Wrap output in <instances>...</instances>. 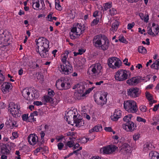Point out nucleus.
<instances>
[{"label":"nucleus","mask_w":159,"mask_h":159,"mask_svg":"<svg viewBox=\"0 0 159 159\" xmlns=\"http://www.w3.org/2000/svg\"><path fill=\"white\" fill-rule=\"evenodd\" d=\"M89 140V139H87L85 137H84L81 139L80 140V142L82 143H85L88 141Z\"/></svg>","instance_id":"obj_59"},{"label":"nucleus","mask_w":159,"mask_h":159,"mask_svg":"<svg viewBox=\"0 0 159 159\" xmlns=\"http://www.w3.org/2000/svg\"><path fill=\"white\" fill-rule=\"evenodd\" d=\"M60 71L63 74L67 75L71 73L72 71V66L69 63L61 64L58 67Z\"/></svg>","instance_id":"obj_10"},{"label":"nucleus","mask_w":159,"mask_h":159,"mask_svg":"<svg viewBox=\"0 0 159 159\" xmlns=\"http://www.w3.org/2000/svg\"><path fill=\"white\" fill-rule=\"evenodd\" d=\"M102 67L100 63H97L93 64L89 69V71L91 73L96 75L99 74L101 71Z\"/></svg>","instance_id":"obj_11"},{"label":"nucleus","mask_w":159,"mask_h":159,"mask_svg":"<svg viewBox=\"0 0 159 159\" xmlns=\"http://www.w3.org/2000/svg\"><path fill=\"white\" fill-rule=\"evenodd\" d=\"M151 67L152 68L155 69H159V59L155 61L152 65Z\"/></svg>","instance_id":"obj_40"},{"label":"nucleus","mask_w":159,"mask_h":159,"mask_svg":"<svg viewBox=\"0 0 159 159\" xmlns=\"http://www.w3.org/2000/svg\"><path fill=\"white\" fill-rule=\"evenodd\" d=\"M132 116L131 114H129L125 116L123 118V120L126 123L129 122L131 121V118L132 117Z\"/></svg>","instance_id":"obj_41"},{"label":"nucleus","mask_w":159,"mask_h":159,"mask_svg":"<svg viewBox=\"0 0 159 159\" xmlns=\"http://www.w3.org/2000/svg\"><path fill=\"white\" fill-rule=\"evenodd\" d=\"M99 18H98L94 19L93 21L91 23V25L92 26H93L96 25L99 22Z\"/></svg>","instance_id":"obj_46"},{"label":"nucleus","mask_w":159,"mask_h":159,"mask_svg":"<svg viewBox=\"0 0 159 159\" xmlns=\"http://www.w3.org/2000/svg\"><path fill=\"white\" fill-rule=\"evenodd\" d=\"M118 148L114 145H109L100 148V152L103 154H109L118 150Z\"/></svg>","instance_id":"obj_9"},{"label":"nucleus","mask_w":159,"mask_h":159,"mask_svg":"<svg viewBox=\"0 0 159 159\" xmlns=\"http://www.w3.org/2000/svg\"><path fill=\"white\" fill-rule=\"evenodd\" d=\"M84 26L80 24L74 25L70 33V38L74 39L78 38L84 32Z\"/></svg>","instance_id":"obj_2"},{"label":"nucleus","mask_w":159,"mask_h":159,"mask_svg":"<svg viewBox=\"0 0 159 159\" xmlns=\"http://www.w3.org/2000/svg\"><path fill=\"white\" fill-rule=\"evenodd\" d=\"M139 109L143 112H145L147 110V107L145 106L141 105L139 107Z\"/></svg>","instance_id":"obj_52"},{"label":"nucleus","mask_w":159,"mask_h":159,"mask_svg":"<svg viewBox=\"0 0 159 159\" xmlns=\"http://www.w3.org/2000/svg\"><path fill=\"white\" fill-rule=\"evenodd\" d=\"M11 88V84L8 82L3 83L1 86V90L4 94L8 93Z\"/></svg>","instance_id":"obj_16"},{"label":"nucleus","mask_w":159,"mask_h":159,"mask_svg":"<svg viewBox=\"0 0 159 159\" xmlns=\"http://www.w3.org/2000/svg\"><path fill=\"white\" fill-rule=\"evenodd\" d=\"M118 39L120 42L124 43H126L128 42L126 39L122 35H120Z\"/></svg>","instance_id":"obj_45"},{"label":"nucleus","mask_w":159,"mask_h":159,"mask_svg":"<svg viewBox=\"0 0 159 159\" xmlns=\"http://www.w3.org/2000/svg\"><path fill=\"white\" fill-rule=\"evenodd\" d=\"M69 139H70V140L68 141L67 142L66 145L69 147L70 148H71L73 147L75 145L74 141L75 140V139L74 137L71 138L70 137L69 138Z\"/></svg>","instance_id":"obj_31"},{"label":"nucleus","mask_w":159,"mask_h":159,"mask_svg":"<svg viewBox=\"0 0 159 159\" xmlns=\"http://www.w3.org/2000/svg\"><path fill=\"white\" fill-rule=\"evenodd\" d=\"M33 7L34 9L41 10L44 5V0H33Z\"/></svg>","instance_id":"obj_14"},{"label":"nucleus","mask_w":159,"mask_h":159,"mask_svg":"<svg viewBox=\"0 0 159 159\" xmlns=\"http://www.w3.org/2000/svg\"><path fill=\"white\" fill-rule=\"evenodd\" d=\"M118 25V22L116 21H115L112 24L111 28L110 29V31L113 33L116 31L117 29Z\"/></svg>","instance_id":"obj_33"},{"label":"nucleus","mask_w":159,"mask_h":159,"mask_svg":"<svg viewBox=\"0 0 159 159\" xmlns=\"http://www.w3.org/2000/svg\"><path fill=\"white\" fill-rule=\"evenodd\" d=\"M31 96H30V100L34 99L37 98L39 97V93L35 89L33 88L31 89Z\"/></svg>","instance_id":"obj_25"},{"label":"nucleus","mask_w":159,"mask_h":159,"mask_svg":"<svg viewBox=\"0 0 159 159\" xmlns=\"http://www.w3.org/2000/svg\"><path fill=\"white\" fill-rule=\"evenodd\" d=\"M129 71L125 70H120L115 73V79L119 81H123L126 80L128 77Z\"/></svg>","instance_id":"obj_6"},{"label":"nucleus","mask_w":159,"mask_h":159,"mask_svg":"<svg viewBox=\"0 0 159 159\" xmlns=\"http://www.w3.org/2000/svg\"><path fill=\"white\" fill-rule=\"evenodd\" d=\"M152 145L151 144L147 143L144 145L143 150L146 152L152 149Z\"/></svg>","instance_id":"obj_37"},{"label":"nucleus","mask_w":159,"mask_h":159,"mask_svg":"<svg viewBox=\"0 0 159 159\" xmlns=\"http://www.w3.org/2000/svg\"><path fill=\"white\" fill-rule=\"evenodd\" d=\"M31 91V89L29 88H25L23 89L22 91V96L26 99L29 100H30V94Z\"/></svg>","instance_id":"obj_22"},{"label":"nucleus","mask_w":159,"mask_h":159,"mask_svg":"<svg viewBox=\"0 0 159 159\" xmlns=\"http://www.w3.org/2000/svg\"><path fill=\"white\" fill-rule=\"evenodd\" d=\"M28 140L30 144L34 145L38 141V137L36 134H31L28 136Z\"/></svg>","instance_id":"obj_19"},{"label":"nucleus","mask_w":159,"mask_h":159,"mask_svg":"<svg viewBox=\"0 0 159 159\" xmlns=\"http://www.w3.org/2000/svg\"><path fill=\"white\" fill-rule=\"evenodd\" d=\"M135 25L134 22H132L131 23H129L127 25V29L130 30Z\"/></svg>","instance_id":"obj_56"},{"label":"nucleus","mask_w":159,"mask_h":159,"mask_svg":"<svg viewBox=\"0 0 159 159\" xmlns=\"http://www.w3.org/2000/svg\"><path fill=\"white\" fill-rule=\"evenodd\" d=\"M138 52L142 54H145L146 53L147 50L146 48L142 46H140L138 48Z\"/></svg>","instance_id":"obj_42"},{"label":"nucleus","mask_w":159,"mask_h":159,"mask_svg":"<svg viewBox=\"0 0 159 159\" xmlns=\"http://www.w3.org/2000/svg\"><path fill=\"white\" fill-rule=\"evenodd\" d=\"M95 87L94 86H93L91 88L88 89L87 90H86L85 91V92L84 93V94H85V95L86 94L90 93L91 92V91L95 88Z\"/></svg>","instance_id":"obj_55"},{"label":"nucleus","mask_w":159,"mask_h":159,"mask_svg":"<svg viewBox=\"0 0 159 159\" xmlns=\"http://www.w3.org/2000/svg\"><path fill=\"white\" fill-rule=\"evenodd\" d=\"M111 4L110 3H106L104 4V8H102L103 11H106L110 8L111 7Z\"/></svg>","instance_id":"obj_44"},{"label":"nucleus","mask_w":159,"mask_h":159,"mask_svg":"<svg viewBox=\"0 0 159 159\" xmlns=\"http://www.w3.org/2000/svg\"><path fill=\"white\" fill-rule=\"evenodd\" d=\"M86 50L85 49L81 48L78 50V52L79 55H81L85 52Z\"/></svg>","instance_id":"obj_60"},{"label":"nucleus","mask_w":159,"mask_h":159,"mask_svg":"<svg viewBox=\"0 0 159 159\" xmlns=\"http://www.w3.org/2000/svg\"><path fill=\"white\" fill-rule=\"evenodd\" d=\"M110 14L112 15H113L117 13L116 10L114 8H112L111 9H110Z\"/></svg>","instance_id":"obj_57"},{"label":"nucleus","mask_w":159,"mask_h":159,"mask_svg":"<svg viewBox=\"0 0 159 159\" xmlns=\"http://www.w3.org/2000/svg\"><path fill=\"white\" fill-rule=\"evenodd\" d=\"M20 108V106L19 104L11 102L9 105L8 110L14 117H17L20 116L19 113Z\"/></svg>","instance_id":"obj_4"},{"label":"nucleus","mask_w":159,"mask_h":159,"mask_svg":"<svg viewBox=\"0 0 159 159\" xmlns=\"http://www.w3.org/2000/svg\"><path fill=\"white\" fill-rule=\"evenodd\" d=\"M79 115L76 109L73 108L72 110H70L68 111L66 115V117H68L67 118V121H68V120L69 118L70 119L72 118L74 120L75 117V118Z\"/></svg>","instance_id":"obj_18"},{"label":"nucleus","mask_w":159,"mask_h":159,"mask_svg":"<svg viewBox=\"0 0 159 159\" xmlns=\"http://www.w3.org/2000/svg\"><path fill=\"white\" fill-rule=\"evenodd\" d=\"M102 130V128L101 126L100 125H96L92 129L89 130L90 133L94 132H98L101 131Z\"/></svg>","instance_id":"obj_30"},{"label":"nucleus","mask_w":159,"mask_h":159,"mask_svg":"<svg viewBox=\"0 0 159 159\" xmlns=\"http://www.w3.org/2000/svg\"><path fill=\"white\" fill-rule=\"evenodd\" d=\"M122 116V111L120 110L116 109L111 116V119L114 121H117Z\"/></svg>","instance_id":"obj_20"},{"label":"nucleus","mask_w":159,"mask_h":159,"mask_svg":"<svg viewBox=\"0 0 159 159\" xmlns=\"http://www.w3.org/2000/svg\"><path fill=\"white\" fill-rule=\"evenodd\" d=\"M7 125H8L9 127L11 129H12L14 127H17V123L16 121L14 120H10L7 121L6 123Z\"/></svg>","instance_id":"obj_28"},{"label":"nucleus","mask_w":159,"mask_h":159,"mask_svg":"<svg viewBox=\"0 0 159 159\" xmlns=\"http://www.w3.org/2000/svg\"><path fill=\"white\" fill-rule=\"evenodd\" d=\"M152 28L153 32L155 34V36L157 35L159 32V26L157 24H156L154 23H153L152 25Z\"/></svg>","instance_id":"obj_29"},{"label":"nucleus","mask_w":159,"mask_h":159,"mask_svg":"<svg viewBox=\"0 0 159 159\" xmlns=\"http://www.w3.org/2000/svg\"><path fill=\"white\" fill-rule=\"evenodd\" d=\"M56 86L59 90L66 89L70 88V84L67 80L59 79L56 81Z\"/></svg>","instance_id":"obj_7"},{"label":"nucleus","mask_w":159,"mask_h":159,"mask_svg":"<svg viewBox=\"0 0 159 159\" xmlns=\"http://www.w3.org/2000/svg\"><path fill=\"white\" fill-rule=\"evenodd\" d=\"M159 153L155 151H151L149 154L150 158L151 159H157Z\"/></svg>","instance_id":"obj_32"},{"label":"nucleus","mask_w":159,"mask_h":159,"mask_svg":"<svg viewBox=\"0 0 159 159\" xmlns=\"http://www.w3.org/2000/svg\"><path fill=\"white\" fill-rule=\"evenodd\" d=\"M140 82V79L138 77H133L126 81L127 84L130 85H135L138 84Z\"/></svg>","instance_id":"obj_23"},{"label":"nucleus","mask_w":159,"mask_h":159,"mask_svg":"<svg viewBox=\"0 0 159 159\" xmlns=\"http://www.w3.org/2000/svg\"><path fill=\"white\" fill-rule=\"evenodd\" d=\"M139 16L141 19L144 22H147L149 20V16L148 14H144L143 13H140Z\"/></svg>","instance_id":"obj_34"},{"label":"nucleus","mask_w":159,"mask_h":159,"mask_svg":"<svg viewBox=\"0 0 159 159\" xmlns=\"http://www.w3.org/2000/svg\"><path fill=\"white\" fill-rule=\"evenodd\" d=\"M64 144L62 143H59L57 144L58 148L59 150H61L64 146Z\"/></svg>","instance_id":"obj_58"},{"label":"nucleus","mask_w":159,"mask_h":159,"mask_svg":"<svg viewBox=\"0 0 159 159\" xmlns=\"http://www.w3.org/2000/svg\"><path fill=\"white\" fill-rule=\"evenodd\" d=\"M90 159H102L101 157L99 156H95L92 157Z\"/></svg>","instance_id":"obj_64"},{"label":"nucleus","mask_w":159,"mask_h":159,"mask_svg":"<svg viewBox=\"0 0 159 159\" xmlns=\"http://www.w3.org/2000/svg\"><path fill=\"white\" fill-rule=\"evenodd\" d=\"M54 95V92L51 89H49L48 95L50 97H52V98H53Z\"/></svg>","instance_id":"obj_50"},{"label":"nucleus","mask_w":159,"mask_h":159,"mask_svg":"<svg viewBox=\"0 0 159 159\" xmlns=\"http://www.w3.org/2000/svg\"><path fill=\"white\" fill-rule=\"evenodd\" d=\"M29 118L28 114H24L22 116V119L24 121H29L28 120Z\"/></svg>","instance_id":"obj_49"},{"label":"nucleus","mask_w":159,"mask_h":159,"mask_svg":"<svg viewBox=\"0 0 159 159\" xmlns=\"http://www.w3.org/2000/svg\"><path fill=\"white\" fill-rule=\"evenodd\" d=\"M159 107V104H158L157 105H155L154 106V107L153 108V110L154 111H156L157 110L158 108Z\"/></svg>","instance_id":"obj_63"},{"label":"nucleus","mask_w":159,"mask_h":159,"mask_svg":"<svg viewBox=\"0 0 159 159\" xmlns=\"http://www.w3.org/2000/svg\"><path fill=\"white\" fill-rule=\"evenodd\" d=\"M43 100H44V101L45 102H53V98H52V97H50L48 95L45 96L44 97Z\"/></svg>","instance_id":"obj_39"},{"label":"nucleus","mask_w":159,"mask_h":159,"mask_svg":"<svg viewBox=\"0 0 159 159\" xmlns=\"http://www.w3.org/2000/svg\"><path fill=\"white\" fill-rule=\"evenodd\" d=\"M33 104H34L35 105L39 106L40 105H42L43 104V103L41 101H37L34 102Z\"/></svg>","instance_id":"obj_61"},{"label":"nucleus","mask_w":159,"mask_h":159,"mask_svg":"<svg viewBox=\"0 0 159 159\" xmlns=\"http://www.w3.org/2000/svg\"><path fill=\"white\" fill-rule=\"evenodd\" d=\"M36 44L39 49H48L49 47V41L47 39L42 37L35 40Z\"/></svg>","instance_id":"obj_5"},{"label":"nucleus","mask_w":159,"mask_h":159,"mask_svg":"<svg viewBox=\"0 0 159 159\" xmlns=\"http://www.w3.org/2000/svg\"><path fill=\"white\" fill-rule=\"evenodd\" d=\"M136 127L134 123L132 121L123 124L122 126V128L128 132H133L135 129Z\"/></svg>","instance_id":"obj_12"},{"label":"nucleus","mask_w":159,"mask_h":159,"mask_svg":"<svg viewBox=\"0 0 159 159\" xmlns=\"http://www.w3.org/2000/svg\"><path fill=\"white\" fill-rule=\"evenodd\" d=\"M124 108L125 110L130 113H136L138 108L136 102L134 100H126L123 103Z\"/></svg>","instance_id":"obj_3"},{"label":"nucleus","mask_w":159,"mask_h":159,"mask_svg":"<svg viewBox=\"0 0 159 159\" xmlns=\"http://www.w3.org/2000/svg\"><path fill=\"white\" fill-rule=\"evenodd\" d=\"M107 93L106 92H103L101 94L99 99L95 101L97 103L100 105L102 106L105 104L107 102Z\"/></svg>","instance_id":"obj_17"},{"label":"nucleus","mask_w":159,"mask_h":159,"mask_svg":"<svg viewBox=\"0 0 159 159\" xmlns=\"http://www.w3.org/2000/svg\"><path fill=\"white\" fill-rule=\"evenodd\" d=\"M74 123L75 124V125L78 127H80L81 126L84 125V122L82 120L80 116L79 115L75 118H74L73 120Z\"/></svg>","instance_id":"obj_21"},{"label":"nucleus","mask_w":159,"mask_h":159,"mask_svg":"<svg viewBox=\"0 0 159 159\" xmlns=\"http://www.w3.org/2000/svg\"><path fill=\"white\" fill-rule=\"evenodd\" d=\"M148 34L153 37L155 36V34H154V32H153L152 27L149 28L148 31Z\"/></svg>","instance_id":"obj_53"},{"label":"nucleus","mask_w":159,"mask_h":159,"mask_svg":"<svg viewBox=\"0 0 159 159\" xmlns=\"http://www.w3.org/2000/svg\"><path fill=\"white\" fill-rule=\"evenodd\" d=\"M127 92L128 95L134 98L138 97L140 94L139 89L137 88H131L128 90Z\"/></svg>","instance_id":"obj_15"},{"label":"nucleus","mask_w":159,"mask_h":159,"mask_svg":"<svg viewBox=\"0 0 159 159\" xmlns=\"http://www.w3.org/2000/svg\"><path fill=\"white\" fill-rule=\"evenodd\" d=\"M121 61L119 58L115 57H112L109 58L108 61V66L112 69L119 68L121 65Z\"/></svg>","instance_id":"obj_8"},{"label":"nucleus","mask_w":159,"mask_h":159,"mask_svg":"<svg viewBox=\"0 0 159 159\" xmlns=\"http://www.w3.org/2000/svg\"><path fill=\"white\" fill-rule=\"evenodd\" d=\"M1 150V153L3 154V155H7L9 153V150L5 145L2 146Z\"/></svg>","instance_id":"obj_36"},{"label":"nucleus","mask_w":159,"mask_h":159,"mask_svg":"<svg viewBox=\"0 0 159 159\" xmlns=\"http://www.w3.org/2000/svg\"><path fill=\"white\" fill-rule=\"evenodd\" d=\"M12 136L11 137V139H16L18 137V134L17 132H14L12 133Z\"/></svg>","instance_id":"obj_48"},{"label":"nucleus","mask_w":159,"mask_h":159,"mask_svg":"<svg viewBox=\"0 0 159 159\" xmlns=\"http://www.w3.org/2000/svg\"><path fill=\"white\" fill-rule=\"evenodd\" d=\"M74 95L75 98L78 100L82 99L85 96L84 93H81L78 92H75Z\"/></svg>","instance_id":"obj_35"},{"label":"nucleus","mask_w":159,"mask_h":159,"mask_svg":"<svg viewBox=\"0 0 159 159\" xmlns=\"http://www.w3.org/2000/svg\"><path fill=\"white\" fill-rule=\"evenodd\" d=\"M140 137V134L138 133H135L133 135V139L135 141L138 140Z\"/></svg>","instance_id":"obj_47"},{"label":"nucleus","mask_w":159,"mask_h":159,"mask_svg":"<svg viewBox=\"0 0 159 159\" xmlns=\"http://www.w3.org/2000/svg\"><path fill=\"white\" fill-rule=\"evenodd\" d=\"M136 120L138 122H142L144 123L146 122V120L145 119L143 118L140 116L137 117Z\"/></svg>","instance_id":"obj_54"},{"label":"nucleus","mask_w":159,"mask_h":159,"mask_svg":"<svg viewBox=\"0 0 159 159\" xmlns=\"http://www.w3.org/2000/svg\"><path fill=\"white\" fill-rule=\"evenodd\" d=\"M78 88L77 90L79 92H80L81 93H84V91L85 89V86L83 84H81L79 85H77Z\"/></svg>","instance_id":"obj_38"},{"label":"nucleus","mask_w":159,"mask_h":159,"mask_svg":"<svg viewBox=\"0 0 159 159\" xmlns=\"http://www.w3.org/2000/svg\"><path fill=\"white\" fill-rule=\"evenodd\" d=\"M93 42L96 47L100 48L103 51L107 50L109 46V40L104 35L100 34L95 36Z\"/></svg>","instance_id":"obj_1"},{"label":"nucleus","mask_w":159,"mask_h":159,"mask_svg":"<svg viewBox=\"0 0 159 159\" xmlns=\"http://www.w3.org/2000/svg\"><path fill=\"white\" fill-rule=\"evenodd\" d=\"M52 15L53 13L50 12L47 16V20L49 21H52Z\"/></svg>","instance_id":"obj_51"},{"label":"nucleus","mask_w":159,"mask_h":159,"mask_svg":"<svg viewBox=\"0 0 159 159\" xmlns=\"http://www.w3.org/2000/svg\"><path fill=\"white\" fill-rule=\"evenodd\" d=\"M145 95L146 98L149 101L150 105H152L153 103L156 102V101L153 100L152 95L148 91L146 92Z\"/></svg>","instance_id":"obj_26"},{"label":"nucleus","mask_w":159,"mask_h":159,"mask_svg":"<svg viewBox=\"0 0 159 159\" xmlns=\"http://www.w3.org/2000/svg\"><path fill=\"white\" fill-rule=\"evenodd\" d=\"M48 48L46 49H36L37 52H39L42 57L43 58L48 57H49Z\"/></svg>","instance_id":"obj_24"},{"label":"nucleus","mask_w":159,"mask_h":159,"mask_svg":"<svg viewBox=\"0 0 159 159\" xmlns=\"http://www.w3.org/2000/svg\"><path fill=\"white\" fill-rule=\"evenodd\" d=\"M55 8L57 10L59 11H61L62 9V7L60 5L59 1L58 0H56Z\"/></svg>","instance_id":"obj_43"},{"label":"nucleus","mask_w":159,"mask_h":159,"mask_svg":"<svg viewBox=\"0 0 159 159\" xmlns=\"http://www.w3.org/2000/svg\"><path fill=\"white\" fill-rule=\"evenodd\" d=\"M69 52L68 51H66L64 52L61 54V61L63 63H66L67 61V59L68 57Z\"/></svg>","instance_id":"obj_27"},{"label":"nucleus","mask_w":159,"mask_h":159,"mask_svg":"<svg viewBox=\"0 0 159 159\" xmlns=\"http://www.w3.org/2000/svg\"><path fill=\"white\" fill-rule=\"evenodd\" d=\"M123 62L124 63V64L126 66H129L130 65V63L128 62V59L127 58H125L123 61Z\"/></svg>","instance_id":"obj_62"},{"label":"nucleus","mask_w":159,"mask_h":159,"mask_svg":"<svg viewBox=\"0 0 159 159\" xmlns=\"http://www.w3.org/2000/svg\"><path fill=\"white\" fill-rule=\"evenodd\" d=\"M120 148V152L124 154H128L131 152L130 146L126 143H122Z\"/></svg>","instance_id":"obj_13"}]
</instances>
